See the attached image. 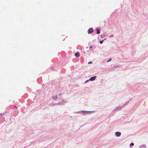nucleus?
<instances>
[{
    "instance_id": "nucleus-16",
    "label": "nucleus",
    "mask_w": 148,
    "mask_h": 148,
    "mask_svg": "<svg viewBox=\"0 0 148 148\" xmlns=\"http://www.w3.org/2000/svg\"><path fill=\"white\" fill-rule=\"evenodd\" d=\"M113 36H114L112 34L109 37H110V38L112 37H113Z\"/></svg>"
},
{
    "instance_id": "nucleus-21",
    "label": "nucleus",
    "mask_w": 148,
    "mask_h": 148,
    "mask_svg": "<svg viewBox=\"0 0 148 148\" xmlns=\"http://www.w3.org/2000/svg\"><path fill=\"white\" fill-rule=\"evenodd\" d=\"M14 107V108H16V106H15Z\"/></svg>"
},
{
    "instance_id": "nucleus-20",
    "label": "nucleus",
    "mask_w": 148,
    "mask_h": 148,
    "mask_svg": "<svg viewBox=\"0 0 148 148\" xmlns=\"http://www.w3.org/2000/svg\"><path fill=\"white\" fill-rule=\"evenodd\" d=\"M3 115V114H1V116H2Z\"/></svg>"
},
{
    "instance_id": "nucleus-15",
    "label": "nucleus",
    "mask_w": 148,
    "mask_h": 148,
    "mask_svg": "<svg viewBox=\"0 0 148 148\" xmlns=\"http://www.w3.org/2000/svg\"><path fill=\"white\" fill-rule=\"evenodd\" d=\"M134 145V144L133 143H132L130 144V146H133Z\"/></svg>"
},
{
    "instance_id": "nucleus-12",
    "label": "nucleus",
    "mask_w": 148,
    "mask_h": 148,
    "mask_svg": "<svg viewBox=\"0 0 148 148\" xmlns=\"http://www.w3.org/2000/svg\"><path fill=\"white\" fill-rule=\"evenodd\" d=\"M89 81H90V80H86V81H85V82L84 83L85 84L86 83H87Z\"/></svg>"
},
{
    "instance_id": "nucleus-22",
    "label": "nucleus",
    "mask_w": 148,
    "mask_h": 148,
    "mask_svg": "<svg viewBox=\"0 0 148 148\" xmlns=\"http://www.w3.org/2000/svg\"><path fill=\"white\" fill-rule=\"evenodd\" d=\"M61 95V94H60V95H59V96H60V95Z\"/></svg>"
},
{
    "instance_id": "nucleus-10",
    "label": "nucleus",
    "mask_w": 148,
    "mask_h": 148,
    "mask_svg": "<svg viewBox=\"0 0 148 148\" xmlns=\"http://www.w3.org/2000/svg\"><path fill=\"white\" fill-rule=\"evenodd\" d=\"M52 98L54 99H57V96L56 95L53 96Z\"/></svg>"
},
{
    "instance_id": "nucleus-8",
    "label": "nucleus",
    "mask_w": 148,
    "mask_h": 148,
    "mask_svg": "<svg viewBox=\"0 0 148 148\" xmlns=\"http://www.w3.org/2000/svg\"><path fill=\"white\" fill-rule=\"evenodd\" d=\"M75 56L76 57L78 58L79 56L80 55L79 53L77 52L75 53Z\"/></svg>"
},
{
    "instance_id": "nucleus-4",
    "label": "nucleus",
    "mask_w": 148,
    "mask_h": 148,
    "mask_svg": "<svg viewBox=\"0 0 148 148\" xmlns=\"http://www.w3.org/2000/svg\"><path fill=\"white\" fill-rule=\"evenodd\" d=\"M65 103L66 102L65 101H64V100H62V101L59 102L57 104L58 105H64Z\"/></svg>"
},
{
    "instance_id": "nucleus-9",
    "label": "nucleus",
    "mask_w": 148,
    "mask_h": 148,
    "mask_svg": "<svg viewBox=\"0 0 148 148\" xmlns=\"http://www.w3.org/2000/svg\"><path fill=\"white\" fill-rule=\"evenodd\" d=\"M96 31H97V34H99L100 33V30L98 28H97L96 29Z\"/></svg>"
},
{
    "instance_id": "nucleus-2",
    "label": "nucleus",
    "mask_w": 148,
    "mask_h": 148,
    "mask_svg": "<svg viewBox=\"0 0 148 148\" xmlns=\"http://www.w3.org/2000/svg\"><path fill=\"white\" fill-rule=\"evenodd\" d=\"M122 109V106H119L113 109L112 112H114L116 111H117L120 110H121Z\"/></svg>"
},
{
    "instance_id": "nucleus-18",
    "label": "nucleus",
    "mask_w": 148,
    "mask_h": 148,
    "mask_svg": "<svg viewBox=\"0 0 148 148\" xmlns=\"http://www.w3.org/2000/svg\"><path fill=\"white\" fill-rule=\"evenodd\" d=\"M92 45H91L90 46V48H92Z\"/></svg>"
},
{
    "instance_id": "nucleus-13",
    "label": "nucleus",
    "mask_w": 148,
    "mask_h": 148,
    "mask_svg": "<svg viewBox=\"0 0 148 148\" xmlns=\"http://www.w3.org/2000/svg\"><path fill=\"white\" fill-rule=\"evenodd\" d=\"M111 60H112V59L111 58H110L108 60V61H107V62H110L111 61Z\"/></svg>"
},
{
    "instance_id": "nucleus-3",
    "label": "nucleus",
    "mask_w": 148,
    "mask_h": 148,
    "mask_svg": "<svg viewBox=\"0 0 148 148\" xmlns=\"http://www.w3.org/2000/svg\"><path fill=\"white\" fill-rule=\"evenodd\" d=\"M93 31V29L92 28H90L89 29L88 31V33L89 34H91L92 33Z\"/></svg>"
},
{
    "instance_id": "nucleus-1",
    "label": "nucleus",
    "mask_w": 148,
    "mask_h": 148,
    "mask_svg": "<svg viewBox=\"0 0 148 148\" xmlns=\"http://www.w3.org/2000/svg\"><path fill=\"white\" fill-rule=\"evenodd\" d=\"M95 111H83L82 110L81 112H77V113L80 114H90L91 113H94L95 112Z\"/></svg>"
},
{
    "instance_id": "nucleus-5",
    "label": "nucleus",
    "mask_w": 148,
    "mask_h": 148,
    "mask_svg": "<svg viewBox=\"0 0 148 148\" xmlns=\"http://www.w3.org/2000/svg\"><path fill=\"white\" fill-rule=\"evenodd\" d=\"M96 77V76H95L92 77L90 78V79H89V80H90V81H94Z\"/></svg>"
},
{
    "instance_id": "nucleus-6",
    "label": "nucleus",
    "mask_w": 148,
    "mask_h": 148,
    "mask_svg": "<svg viewBox=\"0 0 148 148\" xmlns=\"http://www.w3.org/2000/svg\"><path fill=\"white\" fill-rule=\"evenodd\" d=\"M115 134L116 136L118 137L120 136L121 134V132H115Z\"/></svg>"
},
{
    "instance_id": "nucleus-17",
    "label": "nucleus",
    "mask_w": 148,
    "mask_h": 148,
    "mask_svg": "<svg viewBox=\"0 0 148 148\" xmlns=\"http://www.w3.org/2000/svg\"><path fill=\"white\" fill-rule=\"evenodd\" d=\"M57 103H54L53 104V106L54 105H58Z\"/></svg>"
},
{
    "instance_id": "nucleus-14",
    "label": "nucleus",
    "mask_w": 148,
    "mask_h": 148,
    "mask_svg": "<svg viewBox=\"0 0 148 148\" xmlns=\"http://www.w3.org/2000/svg\"><path fill=\"white\" fill-rule=\"evenodd\" d=\"M104 40H100V41H99L100 43V44H102L103 43V41Z\"/></svg>"
},
{
    "instance_id": "nucleus-19",
    "label": "nucleus",
    "mask_w": 148,
    "mask_h": 148,
    "mask_svg": "<svg viewBox=\"0 0 148 148\" xmlns=\"http://www.w3.org/2000/svg\"><path fill=\"white\" fill-rule=\"evenodd\" d=\"M92 62H89L88 63V64H92Z\"/></svg>"
},
{
    "instance_id": "nucleus-7",
    "label": "nucleus",
    "mask_w": 148,
    "mask_h": 148,
    "mask_svg": "<svg viewBox=\"0 0 148 148\" xmlns=\"http://www.w3.org/2000/svg\"><path fill=\"white\" fill-rule=\"evenodd\" d=\"M146 147V146L145 145H141L139 147V148H145Z\"/></svg>"
},
{
    "instance_id": "nucleus-11",
    "label": "nucleus",
    "mask_w": 148,
    "mask_h": 148,
    "mask_svg": "<svg viewBox=\"0 0 148 148\" xmlns=\"http://www.w3.org/2000/svg\"><path fill=\"white\" fill-rule=\"evenodd\" d=\"M129 103L128 102H126L123 106H125L126 105H127L128 103Z\"/></svg>"
}]
</instances>
